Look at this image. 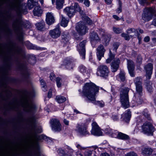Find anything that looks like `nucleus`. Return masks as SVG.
I'll return each instance as SVG.
<instances>
[{"label":"nucleus","instance_id":"8","mask_svg":"<svg viewBox=\"0 0 156 156\" xmlns=\"http://www.w3.org/2000/svg\"><path fill=\"white\" fill-rule=\"evenodd\" d=\"M109 71L108 67L105 65H100L98 69L97 75L98 76L105 77L107 76Z\"/></svg>","mask_w":156,"mask_h":156},{"label":"nucleus","instance_id":"46","mask_svg":"<svg viewBox=\"0 0 156 156\" xmlns=\"http://www.w3.org/2000/svg\"><path fill=\"white\" fill-rule=\"evenodd\" d=\"M122 4L120 1H119V7L117 10V13H119L121 12L122 11V8H121Z\"/></svg>","mask_w":156,"mask_h":156},{"label":"nucleus","instance_id":"45","mask_svg":"<svg viewBox=\"0 0 156 156\" xmlns=\"http://www.w3.org/2000/svg\"><path fill=\"white\" fill-rule=\"evenodd\" d=\"M122 36L125 38L126 40H129L130 39L129 36L127 34L123 33L121 34Z\"/></svg>","mask_w":156,"mask_h":156},{"label":"nucleus","instance_id":"21","mask_svg":"<svg viewBox=\"0 0 156 156\" xmlns=\"http://www.w3.org/2000/svg\"><path fill=\"white\" fill-rule=\"evenodd\" d=\"M131 117V112L129 110H127L122 115V119L126 122H128Z\"/></svg>","mask_w":156,"mask_h":156},{"label":"nucleus","instance_id":"37","mask_svg":"<svg viewBox=\"0 0 156 156\" xmlns=\"http://www.w3.org/2000/svg\"><path fill=\"white\" fill-rule=\"evenodd\" d=\"M27 47L30 49H33L35 50H39L41 49L40 48L37 47V45L33 44L31 43H30L27 46Z\"/></svg>","mask_w":156,"mask_h":156},{"label":"nucleus","instance_id":"28","mask_svg":"<svg viewBox=\"0 0 156 156\" xmlns=\"http://www.w3.org/2000/svg\"><path fill=\"white\" fill-rule=\"evenodd\" d=\"M153 151V150L150 148H144L142 150V154L148 156L151 154Z\"/></svg>","mask_w":156,"mask_h":156},{"label":"nucleus","instance_id":"26","mask_svg":"<svg viewBox=\"0 0 156 156\" xmlns=\"http://www.w3.org/2000/svg\"><path fill=\"white\" fill-rule=\"evenodd\" d=\"M90 41L92 42L94 41H98L100 40V38L98 35L95 32H93L91 33L90 35Z\"/></svg>","mask_w":156,"mask_h":156},{"label":"nucleus","instance_id":"1","mask_svg":"<svg viewBox=\"0 0 156 156\" xmlns=\"http://www.w3.org/2000/svg\"><path fill=\"white\" fill-rule=\"evenodd\" d=\"M99 87L93 83L90 82L86 83L83 88L82 91L80 92L82 96L86 98V100L89 102H92L100 107H103L104 103L103 101H96V95L99 91Z\"/></svg>","mask_w":156,"mask_h":156},{"label":"nucleus","instance_id":"7","mask_svg":"<svg viewBox=\"0 0 156 156\" xmlns=\"http://www.w3.org/2000/svg\"><path fill=\"white\" fill-rule=\"evenodd\" d=\"M154 128L151 123L146 122L142 126V132L147 135H152Z\"/></svg>","mask_w":156,"mask_h":156},{"label":"nucleus","instance_id":"22","mask_svg":"<svg viewBox=\"0 0 156 156\" xmlns=\"http://www.w3.org/2000/svg\"><path fill=\"white\" fill-rule=\"evenodd\" d=\"M141 78L140 77H137L135 80V83L136 86V90H142L141 86Z\"/></svg>","mask_w":156,"mask_h":156},{"label":"nucleus","instance_id":"12","mask_svg":"<svg viewBox=\"0 0 156 156\" xmlns=\"http://www.w3.org/2000/svg\"><path fill=\"white\" fill-rule=\"evenodd\" d=\"M50 124L52 129L56 132L59 131L61 130V125L59 121L56 119H52L50 121Z\"/></svg>","mask_w":156,"mask_h":156},{"label":"nucleus","instance_id":"61","mask_svg":"<svg viewBox=\"0 0 156 156\" xmlns=\"http://www.w3.org/2000/svg\"><path fill=\"white\" fill-rule=\"evenodd\" d=\"M100 156H110L107 153H105L101 154Z\"/></svg>","mask_w":156,"mask_h":156},{"label":"nucleus","instance_id":"54","mask_svg":"<svg viewBox=\"0 0 156 156\" xmlns=\"http://www.w3.org/2000/svg\"><path fill=\"white\" fill-rule=\"evenodd\" d=\"M115 55L112 54L110 50H109V57L110 58H115Z\"/></svg>","mask_w":156,"mask_h":156},{"label":"nucleus","instance_id":"36","mask_svg":"<svg viewBox=\"0 0 156 156\" xmlns=\"http://www.w3.org/2000/svg\"><path fill=\"white\" fill-rule=\"evenodd\" d=\"M129 136L127 135L120 133H119L117 138L122 140H126L128 139Z\"/></svg>","mask_w":156,"mask_h":156},{"label":"nucleus","instance_id":"51","mask_svg":"<svg viewBox=\"0 0 156 156\" xmlns=\"http://www.w3.org/2000/svg\"><path fill=\"white\" fill-rule=\"evenodd\" d=\"M54 88L50 89L48 93V97L49 98H50L52 96V91H54Z\"/></svg>","mask_w":156,"mask_h":156},{"label":"nucleus","instance_id":"2","mask_svg":"<svg viewBox=\"0 0 156 156\" xmlns=\"http://www.w3.org/2000/svg\"><path fill=\"white\" fill-rule=\"evenodd\" d=\"M31 97L30 94L29 96L24 98L19 104L22 107L25 111L34 112L36 110V107L31 100Z\"/></svg>","mask_w":156,"mask_h":156},{"label":"nucleus","instance_id":"27","mask_svg":"<svg viewBox=\"0 0 156 156\" xmlns=\"http://www.w3.org/2000/svg\"><path fill=\"white\" fill-rule=\"evenodd\" d=\"M44 23L43 21L37 23L36 24L37 29L40 31H44L45 30Z\"/></svg>","mask_w":156,"mask_h":156},{"label":"nucleus","instance_id":"29","mask_svg":"<svg viewBox=\"0 0 156 156\" xmlns=\"http://www.w3.org/2000/svg\"><path fill=\"white\" fill-rule=\"evenodd\" d=\"M72 60V59H69L66 61L65 65L66 67L68 69H71L73 68V64Z\"/></svg>","mask_w":156,"mask_h":156},{"label":"nucleus","instance_id":"48","mask_svg":"<svg viewBox=\"0 0 156 156\" xmlns=\"http://www.w3.org/2000/svg\"><path fill=\"white\" fill-rule=\"evenodd\" d=\"M119 45V44L117 43H115L113 44V50L115 51H116V50L118 48Z\"/></svg>","mask_w":156,"mask_h":156},{"label":"nucleus","instance_id":"62","mask_svg":"<svg viewBox=\"0 0 156 156\" xmlns=\"http://www.w3.org/2000/svg\"><path fill=\"white\" fill-rule=\"evenodd\" d=\"M113 17L114 19L116 20H119V17L116 15H113Z\"/></svg>","mask_w":156,"mask_h":156},{"label":"nucleus","instance_id":"24","mask_svg":"<svg viewBox=\"0 0 156 156\" xmlns=\"http://www.w3.org/2000/svg\"><path fill=\"white\" fill-rule=\"evenodd\" d=\"M116 79L121 81L123 82L126 79L125 73L123 71L121 70L119 74L116 76Z\"/></svg>","mask_w":156,"mask_h":156},{"label":"nucleus","instance_id":"11","mask_svg":"<svg viewBox=\"0 0 156 156\" xmlns=\"http://www.w3.org/2000/svg\"><path fill=\"white\" fill-rule=\"evenodd\" d=\"M92 128L91 130V133L94 136H100L102 135V132L97 123L93 122L92 124Z\"/></svg>","mask_w":156,"mask_h":156},{"label":"nucleus","instance_id":"64","mask_svg":"<svg viewBox=\"0 0 156 156\" xmlns=\"http://www.w3.org/2000/svg\"><path fill=\"white\" fill-rule=\"evenodd\" d=\"M152 24L154 26H156V18L154 19L152 21Z\"/></svg>","mask_w":156,"mask_h":156},{"label":"nucleus","instance_id":"16","mask_svg":"<svg viewBox=\"0 0 156 156\" xmlns=\"http://www.w3.org/2000/svg\"><path fill=\"white\" fill-rule=\"evenodd\" d=\"M85 41H83L81 42L78 46V50L80 55L82 56V58H85V46L86 43Z\"/></svg>","mask_w":156,"mask_h":156},{"label":"nucleus","instance_id":"52","mask_svg":"<svg viewBox=\"0 0 156 156\" xmlns=\"http://www.w3.org/2000/svg\"><path fill=\"white\" fill-rule=\"evenodd\" d=\"M50 78L51 81H54L55 80V75L53 73H51L50 76Z\"/></svg>","mask_w":156,"mask_h":156},{"label":"nucleus","instance_id":"3","mask_svg":"<svg viewBox=\"0 0 156 156\" xmlns=\"http://www.w3.org/2000/svg\"><path fill=\"white\" fill-rule=\"evenodd\" d=\"M129 89L127 87H125L122 89L120 94V101L122 106L125 108H128L129 106L128 93Z\"/></svg>","mask_w":156,"mask_h":156},{"label":"nucleus","instance_id":"63","mask_svg":"<svg viewBox=\"0 0 156 156\" xmlns=\"http://www.w3.org/2000/svg\"><path fill=\"white\" fill-rule=\"evenodd\" d=\"M136 31L137 32L139 31V32L141 34H142L144 32L143 30L140 28L137 29V30H136Z\"/></svg>","mask_w":156,"mask_h":156},{"label":"nucleus","instance_id":"19","mask_svg":"<svg viewBox=\"0 0 156 156\" xmlns=\"http://www.w3.org/2000/svg\"><path fill=\"white\" fill-rule=\"evenodd\" d=\"M120 63L119 59H115L112 60V63L111 64V69L113 72H115L118 69L119 65Z\"/></svg>","mask_w":156,"mask_h":156},{"label":"nucleus","instance_id":"44","mask_svg":"<svg viewBox=\"0 0 156 156\" xmlns=\"http://www.w3.org/2000/svg\"><path fill=\"white\" fill-rule=\"evenodd\" d=\"M113 31L116 34H119L121 32L122 30L118 28L115 27H113Z\"/></svg>","mask_w":156,"mask_h":156},{"label":"nucleus","instance_id":"43","mask_svg":"<svg viewBox=\"0 0 156 156\" xmlns=\"http://www.w3.org/2000/svg\"><path fill=\"white\" fill-rule=\"evenodd\" d=\"M136 31V30L134 28H129L127 30L126 32L128 34H130L132 33L135 34Z\"/></svg>","mask_w":156,"mask_h":156},{"label":"nucleus","instance_id":"13","mask_svg":"<svg viewBox=\"0 0 156 156\" xmlns=\"http://www.w3.org/2000/svg\"><path fill=\"white\" fill-rule=\"evenodd\" d=\"M36 118L35 117H31L29 120V123L31 125L33 130L36 133H41L42 132V128L41 127L37 128L35 125Z\"/></svg>","mask_w":156,"mask_h":156},{"label":"nucleus","instance_id":"32","mask_svg":"<svg viewBox=\"0 0 156 156\" xmlns=\"http://www.w3.org/2000/svg\"><path fill=\"white\" fill-rule=\"evenodd\" d=\"M30 149L32 151H35L34 156H41L38 151V147L37 145H33L31 147Z\"/></svg>","mask_w":156,"mask_h":156},{"label":"nucleus","instance_id":"59","mask_svg":"<svg viewBox=\"0 0 156 156\" xmlns=\"http://www.w3.org/2000/svg\"><path fill=\"white\" fill-rule=\"evenodd\" d=\"M115 60V59H107L106 61V63H112V60Z\"/></svg>","mask_w":156,"mask_h":156},{"label":"nucleus","instance_id":"35","mask_svg":"<svg viewBox=\"0 0 156 156\" xmlns=\"http://www.w3.org/2000/svg\"><path fill=\"white\" fill-rule=\"evenodd\" d=\"M102 39L103 41V44L105 46H107L108 44L110 41V38L108 36L105 35L102 37Z\"/></svg>","mask_w":156,"mask_h":156},{"label":"nucleus","instance_id":"42","mask_svg":"<svg viewBox=\"0 0 156 156\" xmlns=\"http://www.w3.org/2000/svg\"><path fill=\"white\" fill-rule=\"evenodd\" d=\"M119 133L117 131L114 130L111 136L113 137L117 138Z\"/></svg>","mask_w":156,"mask_h":156},{"label":"nucleus","instance_id":"57","mask_svg":"<svg viewBox=\"0 0 156 156\" xmlns=\"http://www.w3.org/2000/svg\"><path fill=\"white\" fill-rule=\"evenodd\" d=\"M138 1L141 5H143L146 3L147 0H138Z\"/></svg>","mask_w":156,"mask_h":156},{"label":"nucleus","instance_id":"10","mask_svg":"<svg viewBox=\"0 0 156 156\" xmlns=\"http://www.w3.org/2000/svg\"><path fill=\"white\" fill-rule=\"evenodd\" d=\"M76 29L80 35L85 34L87 31L88 29L83 22H79L76 25Z\"/></svg>","mask_w":156,"mask_h":156},{"label":"nucleus","instance_id":"4","mask_svg":"<svg viewBox=\"0 0 156 156\" xmlns=\"http://www.w3.org/2000/svg\"><path fill=\"white\" fill-rule=\"evenodd\" d=\"M156 15V9L152 8H146L144 10L142 19L145 21H148L152 19L153 16Z\"/></svg>","mask_w":156,"mask_h":156},{"label":"nucleus","instance_id":"5","mask_svg":"<svg viewBox=\"0 0 156 156\" xmlns=\"http://www.w3.org/2000/svg\"><path fill=\"white\" fill-rule=\"evenodd\" d=\"M88 124L87 122H82L77 124L76 130L81 136H86L90 134L87 130Z\"/></svg>","mask_w":156,"mask_h":156},{"label":"nucleus","instance_id":"55","mask_svg":"<svg viewBox=\"0 0 156 156\" xmlns=\"http://www.w3.org/2000/svg\"><path fill=\"white\" fill-rule=\"evenodd\" d=\"M91 153L90 151H87L85 153V156H91ZM80 156H82L81 154L79 155Z\"/></svg>","mask_w":156,"mask_h":156},{"label":"nucleus","instance_id":"50","mask_svg":"<svg viewBox=\"0 0 156 156\" xmlns=\"http://www.w3.org/2000/svg\"><path fill=\"white\" fill-rule=\"evenodd\" d=\"M76 147L79 150H80V151H82V150H84L86 148V147H83L81 146H80L79 144L77 145Z\"/></svg>","mask_w":156,"mask_h":156},{"label":"nucleus","instance_id":"49","mask_svg":"<svg viewBox=\"0 0 156 156\" xmlns=\"http://www.w3.org/2000/svg\"><path fill=\"white\" fill-rule=\"evenodd\" d=\"M83 3L87 7L89 6L90 5V2L89 0H84Z\"/></svg>","mask_w":156,"mask_h":156},{"label":"nucleus","instance_id":"18","mask_svg":"<svg viewBox=\"0 0 156 156\" xmlns=\"http://www.w3.org/2000/svg\"><path fill=\"white\" fill-rule=\"evenodd\" d=\"M49 34L52 38H56L58 37L61 34V31L59 27H58L51 30L49 32Z\"/></svg>","mask_w":156,"mask_h":156},{"label":"nucleus","instance_id":"53","mask_svg":"<svg viewBox=\"0 0 156 156\" xmlns=\"http://www.w3.org/2000/svg\"><path fill=\"white\" fill-rule=\"evenodd\" d=\"M58 152L60 155H63L65 153L64 151L63 150L60 149L58 150Z\"/></svg>","mask_w":156,"mask_h":156},{"label":"nucleus","instance_id":"23","mask_svg":"<svg viewBox=\"0 0 156 156\" xmlns=\"http://www.w3.org/2000/svg\"><path fill=\"white\" fill-rule=\"evenodd\" d=\"M79 69L80 71L83 74L84 76H85L86 79H88L90 76V74L87 71L86 68L84 66L81 65L79 67Z\"/></svg>","mask_w":156,"mask_h":156},{"label":"nucleus","instance_id":"14","mask_svg":"<svg viewBox=\"0 0 156 156\" xmlns=\"http://www.w3.org/2000/svg\"><path fill=\"white\" fill-rule=\"evenodd\" d=\"M144 69L146 73V76L147 79H150L152 73L153 69V64L149 63L145 66Z\"/></svg>","mask_w":156,"mask_h":156},{"label":"nucleus","instance_id":"41","mask_svg":"<svg viewBox=\"0 0 156 156\" xmlns=\"http://www.w3.org/2000/svg\"><path fill=\"white\" fill-rule=\"evenodd\" d=\"M113 130H112L111 128H107L105 130V133L111 136L112 133L113 132Z\"/></svg>","mask_w":156,"mask_h":156},{"label":"nucleus","instance_id":"15","mask_svg":"<svg viewBox=\"0 0 156 156\" xmlns=\"http://www.w3.org/2000/svg\"><path fill=\"white\" fill-rule=\"evenodd\" d=\"M127 68L130 76L131 77L134 76V66L133 62L130 59L127 60Z\"/></svg>","mask_w":156,"mask_h":156},{"label":"nucleus","instance_id":"58","mask_svg":"<svg viewBox=\"0 0 156 156\" xmlns=\"http://www.w3.org/2000/svg\"><path fill=\"white\" fill-rule=\"evenodd\" d=\"M112 118V119L114 121H116L118 119V117L117 115H113Z\"/></svg>","mask_w":156,"mask_h":156},{"label":"nucleus","instance_id":"20","mask_svg":"<svg viewBox=\"0 0 156 156\" xmlns=\"http://www.w3.org/2000/svg\"><path fill=\"white\" fill-rule=\"evenodd\" d=\"M46 21L49 25L53 23L55 21L54 18L51 12H48L46 14Z\"/></svg>","mask_w":156,"mask_h":156},{"label":"nucleus","instance_id":"17","mask_svg":"<svg viewBox=\"0 0 156 156\" xmlns=\"http://www.w3.org/2000/svg\"><path fill=\"white\" fill-rule=\"evenodd\" d=\"M97 55L98 58H101L104 57L106 50L103 45H100L97 48Z\"/></svg>","mask_w":156,"mask_h":156},{"label":"nucleus","instance_id":"31","mask_svg":"<svg viewBox=\"0 0 156 156\" xmlns=\"http://www.w3.org/2000/svg\"><path fill=\"white\" fill-rule=\"evenodd\" d=\"M64 2V0H56V8L58 9H62Z\"/></svg>","mask_w":156,"mask_h":156},{"label":"nucleus","instance_id":"40","mask_svg":"<svg viewBox=\"0 0 156 156\" xmlns=\"http://www.w3.org/2000/svg\"><path fill=\"white\" fill-rule=\"evenodd\" d=\"M56 81L57 87H60L62 86V80L59 77H57L56 79Z\"/></svg>","mask_w":156,"mask_h":156},{"label":"nucleus","instance_id":"47","mask_svg":"<svg viewBox=\"0 0 156 156\" xmlns=\"http://www.w3.org/2000/svg\"><path fill=\"white\" fill-rule=\"evenodd\" d=\"M84 21L89 24H90L92 23V21L90 20V18L87 16H86L85 17Z\"/></svg>","mask_w":156,"mask_h":156},{"label":"nucleus","instance_id":"6","mask_svg":"<svg viewBox=\"0 0 156 156\" xmlns=\"http://www.w3.org/2000/svg\"><path fill=\"white\" fill-rule=\"evenodd\" d=\"M80 8L78 4L75 3L74 6L67 7L64 9V12L69 17H71L74 15L76 11L80 12Z\"/></svg>","mask_w":156,"mask_h":156},{"label":"nucleus","instance_id":"30","mask_svg":"<svg viewBox=\"0 0 156 156\" xmlns=\"http://www.w3.org/2000/svg\"><path fill=\"white\" fill-rule=\"evenodd\" d=\"M38 4V2L35 0H29L28 1V6L29 9H31L33 6Z\"/></svg>","mask_w":156,"mask_h":156},{"label":"nucleus","instance_id":"33","mask_svg":"<svg viewBox=\"0 0 156 156\" xmlns=\"http://www.w3.org/2000/svg\"><path fill=\"white\" fill-rule=\"evenodd\" d=\"M56 100L58 103H62L66 101V99L63 96H58L56 97Z\"/></svg>","mask_w":156,"mask_h":156},{"label":"nucleus","instance_id":"34","mask_svg":"<svg viewBox=\"0 0 156 156\" xmlns=\"http://www.w3.org/2000/svg\"><path fill=\"white\" fill-rule=\"evenodd\" d=\"M62 19L61 22V25L64 27L67 26L69 20H66L65 18L63 16H62Z\"/></svg>","mask_w":156,"mask_h":156},{"label":"nucleus","instance_id":"39","mask_svg":"<svg viewBox=\"0 0 156 156\" xmlns=\"http://www.w3.org/2000/svg\"><path fill=\"white\" fill-rule=\"evenodd\" d=\"M143 115L147 118L148 120H150V117L149 114L148 113V111L147 109H144L142 112Z\"/></svg>","mask_w":156,"mask_h":156},{"label":"nucleus","instance_id":"25","mask_svg":"<svg viewBox=\"0 0 156 156\" xmlns=\"http://www.w3.org/2000/svg\"><path fill=\"white\" fill-rule=\"evenodd\" d=\"M42 13V11L40 6H37L35 7L33 10L34 14L35 16H39Z\"/></svg>","mask_w":156,"mask_h":156},{"label":"nucleus","instance_id":"9","mask_svg":"<svg viewBox=\"0 0 156 156\" xmlns=\"http://www.w3.org/2000/svg\"><path fill=\"white\" fill-rule=\"evenodd\" d=\"M142 90H136V92L133 98V103L135 104V106L141 104L143 102V100L141 98Z\"/></svg>","mask_w":156,"mask_h":156},{"label":"nucleus","instance_id":"60","mask_svg":"<svg viewBox=\"0 0 156 156\" xmlns=\"http://www.w3.org/2000/svg\"><path fill=\"white\" fill-rule=\"evenodd\" d=\"M149 40L150 37L148 36L145 37L144 39V41L145 42H148L149 41Z\"/></svg>","mask_w":156,"mask_h":156},{"label":"nucleus","instance_id":"56","mask_svg":"<svg viewBox=\"0 0 156 156\" xmlns=\"http://www.w3.org/2000/svg\"><path fill=\"white\" fill-rule=\"evenodd\" d=\"M126 156H137V155L133 152H132L128 153Z\"/></svg>","mask_w":156,"mask_h":156},{"label":"nucleus","instance_id":"38","mask_svg":"<svg viewBox=\"0 0 156 156\" xmlns=\"http://www.w3.org/2000/svg\"><path fill=\"white\" fill-rule=\"evenodd\" d=\"M40 82L42 86V90L44 91H45L47 90V86L44 81L43 80L41 79L40 80Z\"/></svg>","mask_w":156,"mask_h":156}]
</instances>
